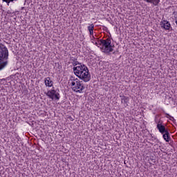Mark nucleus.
I'll return each instance as SVG.
<instances>
[{"label": "nucleus", "mask_w": 177, "mask_h": 177, "mask_svg": "<svg viewBox=\"0 0 177 177\" xmlns=\"http://www.w3.org/2000/svg\"><path fill=\"white\" fill-rule=\"evenodd\" d=\"M49 99H51V100H53L55 99V100H60V93H59V89L55 90V87H53L52 90H49L47 93H44Z\"/></svg>", "instance_id": "obj_4"}, {"label": "nucleus", "mask_w": 177, "mask_h": 177, "mask_svg": "<svg viewBox=\"0 0 177 177\" xmlns=\"http://www.w3.org/2000/svg\"><path fill=\"white\" fill-rule=\"evenodd\" d=\"M95 28V25L93 24H91V26H88V31H93Z\"/></svg>", "instance_id": "obj_14"}, {"label": "nucleus", "mask_w": 177, "mask_h": 177, "mask_svg": "<svg viewBox=\"0 0 177 177\" xmlns=\"http://www.w3.org/2000/svg\"><path fill=\"white\" fill-rule=\"evenodd\" d=\"M3 2H6L7 5L9 6V3H10V2H13L14 1H17V0H2Z\"/></svg>", "instance_id": "obj_16"}, {"label": "nucleus", "mask_w": 177, "mask_h": 177, "mask_svg": "<svg viewBox=\"0 0 177 177\" xmlns=\"http://www.w3.org/2000/svg\"><path fill=\"white\" fill-rule=\"evenodd\" d=\"M144 1L147 3H152V5H154V6H158V3H160V0H144Z\"/></svg>", "instance_id": "obj_10"}, {"label": "nucleus", "mask_w": 177, "mask_h": 177, "mask_svg": "<svg viewBox=\"0 0 177 177\" xmlns=\"http://www.w3.org/2000/svg\"><path fill=\"white\" fill-rule=\"evenodd\" d=\"M6 66H8V61H6L5 62L0 61V71L1 70H3Z\"/></svg>", "instance_id": "obj_12"}, {"label": "nucleus", "mask_w": 177, "mask_h": 177, "mask_svg": "<svg viewBox=\"0 0 177 177\" xmlns=\"http://www.w3.org/2000/svg\"><path fill=\"white\" fill-rule=\"evenodd\" d=\"M71 85L74 92L82 93V91L85 89L84 84H82L80 80L78 82H71Z\"/></svg>", "instance_id": "obj_5"}, {"label": "nucleus", "mask_w": 177, "mask_h": 177, "mask_svg": "<svg viewBox=\"0 0 177 177\" xmlns=\"http://www.w3.org/2000/svg\"><path fill=\"white\" fill-rule=\"evenodd\" d=\"M100 42V41H98V43H97V42H95V45H99Z\"/></svg>", "instance_id": "obj_18"}, {"label": "nucleus", "mask_w": 177, "mask_h": 177, "mask_svg": "<svg viewBox=\"0 0 177 177\" xmlns=\"http://www.w3.org/2000/svg\"><path fill=\"white\" fill-rule=\"evenodd\" d=\"M165 114L167 115V118H169L170 120V121H175V118H174V117L171 116L168 113H165Z\"/></svg>", "instance_id": "obj_15"}, {"label": "nucleus", "mask_w": 177, "mask_h": 177, "mask_svg": "<svg viewBox=\"0 0 177 177\" xmlns=\"http://www.w3.org/2000/svg\"><path fill=\"white\" fill-rule=\"evenodd\" d=\"M73 72L76 77H78L80 80L84 81V82H89L91 81V74H89V69L85 66L79 63L78 61H75L73 64Z\"/></svg>", "instance_id": "obj_1"}, {"label": "nucleus", "mask_w": 177, "mask_h": 177, "mask_svg": "<svg viewBox=\"0 0 177 177\" xmlns=\"http://www.w3.org/2000/svg\"><path fill=\"white\" fill-rule=\"evenodd\" d=\"M89 32H90V35H93V30H90Z\"/></svg>", "instance_id": "obj_17"}, {"label": "nucleus", "mask_w": 177, "mask_h": 177, "mask_svg": "<svg viewBox=\"0 0 177 177\" xmlns=\"http://www.w3.org/2000/svg\"><path fill=\"white\" fill-rule=\"evenodd\" d=\"M113 55H114V54H115V52H113Z\"/></svg>", "instance_id": "obj_19"}, {"label": "nucleus", "mask_w": 177, "mask_h": 177, "mask_svg": "<svg viewBox=\"0 0 177 177\" xmlns=\"http://www.w3.org/2000/svg\"><path fill=\"white\" fill-rule=\"evenodd\" d=\"M121 100V103L124 104V107H128V102H129V97L125 95H120V96Z\"/></svg>", "instance_id": "obj_7"}, {"label": "nucleus", "mask_w": 177, "mask_h": 177, "mask_svg": "<svg viewBox=\"0 0 177 177\" xmlns=\"http://www.w3.org/2000/svg\"><path fill=\"white\" fill-rule=\"evenodd\" d=\"M156 128L158 129L159 132L162 133V135H164L165 132L168 131V130H166L165 126L160 123L157 124Z\"/></svg>", "instance_id": "obj_8"}, {"label": "nucleus", "mask_w": 177, "mask_h": 177, "mask_svg": "<svg viewBox=\"0 0 177 177\" xmlns=\"http://www.w3.org/2000/svg\"><path fill=\"white\" fill-rule=\"evenodd\" d=\"M175 13H176V12H174V15H175Z\"/></svg>", "instance_id": "obj_20"}, {"label": "nucleus", "mask_w": 177, "mask_h": 177, "mask_svg": "<svg viewBox=\"0 0 177 177\" xmlns=\"http://www.w3.org/2000/svg\"><path fill=\"white\" fill-rule=\"evenodd\" d=\"M163 139L167 142L171 140V137L169 136V132L168 131L163 133Z\"/></svg>", "instance_id": "obj_11"}, {"label": "nucleus", "mask_w": 177, "mask_h": 177, "mask_svg": "<svg viewBox=\"0 0 177 177\" xmlns=\"http://www.w3.org/2000/svg\"><path fill=\"white\" fill-rule=\"evenodd\" d=\"M160 26L162 28H164V30H171V24L169 21L167 20H163L160 22Z\"/></svg>", "instance_id": "obj_6"}, {"label": "nucleus", "mask_w": 177, "mask_h": 177, "mask_svg": "<svg viewBox=\"0 0 177 177\" xmlns=\"http://www.w3.org/2000/svg\"><path fill=\"white\" fill-rule=\"evenodd\" d=\"M44 84L46 86H53V81L50 79V77H48L44 80Z\"/></svg>", "instance_id": "obj_9"}, {"label": "nucleus", "mask_w": 177, "mask_h": 177, "mask_svg": "<svg viewBox=\"0 0 177 177\" xmlns=\"http://www.w3.org/2000/svg\"><path fill=\"white\" fill-rule=\"evenodd\" d=\"M99 45L102 52L109 54L114 50V45H111V39L108 37L106 39H100Z\"/></svg>", "instance_id": "obj_2"}, {"label": "nucleus", "mask_w": 177, "mask_h": 177, "mask_svg": "<svg viewBox=\"0 0 177 177\" xmlns=\"http://www.w3.org/2000/svg\"><path fill=\"white\" fill-rule=\"evenodd\" d=\"M79 80H78V78H75L73 76L71 77V79L68 82V84H71V82H77Z\"/></svg>", "instance_id": "obj_13"}, {"label": "nucleus", "mask_w": 177, "mask_h": 177, "mask_svg": "<svg viewBox=\"0 0 177 177\" xmlns=\"http://www.w3.org/2000/svg\"><path fill=\"white\" fill-rule=\"evenodd\" d=\"M9 57V50H8V48L5 46V45L1 44H0V62L1 63H5L8 62V59Z\"/></svg>", "instance_id": "obj_3"}]
</instances>
